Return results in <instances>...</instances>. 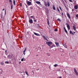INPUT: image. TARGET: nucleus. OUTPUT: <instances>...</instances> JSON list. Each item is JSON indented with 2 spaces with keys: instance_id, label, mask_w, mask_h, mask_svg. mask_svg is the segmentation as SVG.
Here are the masks:
<instances>
[{
  "instance_id": "f257e3e1",
  "label": "nucleus",
  "mask_w": 78,
  "mask_h": 78,
  "mask_svg": "<svg viewBox=\"0 0 78 78\" xmlns=\"http://www.w3.org/2000/svg\"><path fill=\"white\" fill-rule=\"evenodd\" d=\"M47 3L46 2H44V5L45 6H48L49 7L50 6V3L49 2H47Z\"/></svg>"
},
{
  "instance_id": "f03ea898",
  "label": "nucleus",
  "mask_w": 78,
  "mask_h": 78,
  "mask_svg": "<svg viewBox=\"0 0 78 78\" xmlns=\"http://www.w3.org/2000/svg\"><path fill=\"white\" fill-rule=\"evenodd\" d=\"M46 44L48 45L49 47H50V45H51V44H52V42L51 41H48L46 42Z\"/></svg>"
},
{
  "instance_id": "7ed1b4c3",
  "label": "nucleus",
  "mask_w": 78,
  "mask_h": 78,
  "mask_svg": "<svg viewBox=\"0 0 78 78\" xmlns=\"http://www.w3.org/2000/svg\"><path fill=\"white\" fill-rule=\"evenodd\" d=\"M66 25H67L66 27L68 30H70V25H69V24H67V23H66Z\"/></svg>"
},
{
  "instance_id": "20e7f679",
  "label": "nucleus",
  "mask_w": 78,
  "mask_h": 78,
  "mask_svg": "<svg viewBox=\"0 0 78 78\" xmlns=\"http://www.w3.org/2000/svg\"><path fill=\"white\" fill-rule=\"evenodd\" d=\"M74 71L75 73H76V75H77V76H78V72H77V71H76V69H75V68H74Z\"/></svg>"
},
{
  "instance_id": "39448f33",
  "label": "nucleus",
  "mask_w": 78,
  "mask_h": 78,
  "mask_svg": "<svg viewBox=\"0 0 78 78\" xmlns=\"http://www.w3.org/2000/svg\"><path fill=\"white\" fill-rule=\"evenodd\" d=\"M31 2H30V1H27V4L28 6H30L31 5Z\"/></svg>"
},
{
  "instance_id": "423d86ee",
  "label": "nucleus",
  "mask_w": 78,
  "mask_h": 78,
  "mask_svg": "<svg viewBox=\"0 0 78 78\" xmlns=\"http://www.w3.org/2000/svg\"><path fill=\"white\" fill-rule=\"evenodd\" d=\"M29 22L30 24H31L32 23H33V22L32 19L30 20L29 21Z\"/></svg>"
},
{
  "instance_id": "0eeeda50",
  "label": "nucleus",
  "mask_w": 78,
  "mask_h": 78,
  "mask_svg": "<svg viewBox=\"0 0 78 78\" xmlns=\"http://www.w3.org/2000/svg\"><path fill=\"white\" fill-rule=\"evenodd\" d=\"M43 38L44 39V40H46V41L48 42V40H47V38H46V37H45V36L43 35Z\"/></svg>"
},
{
  "instance_id": "6e6552de",
  "label": "nucleus",
  "mask_w": 78,
  "mask_h": 78,
  "mask_svg": "<svg viewBox=\"0 0 78 78\" xmlns=\"http://www.w3.org/2000/svg\"><path fill=\"white\" fill-rule=\"evenodd\" d=\"M67 16H68V18H69V19H70V18H71L70 16V15H69V13H67Z\"/></svg>"
},
{
  "instance_id": "1a4fd4ad",
  "label": "nucleus",
  "mask_w": 78,
  "mask_h": 78,
  "mask_svg": "<svg viewBox=\"0 0 78 78\" xmlns=\"http://www.w3.org/2000/svg\"><path fill=\"white\" fill-rule=\"evenodd\" d=\"M34 34L36 36H40V35H39V34H38L37 33H36V32H34Z\"/></svg>"
},
{
  "instance_id": "9d476101",
  "label": "nucleus",
  "mask_w": 78,
  "mask_h": 78,
  "mask_svg": "<svg viewBox=\"0 0 78 78\" xmlns=\"http://www.w3.org/2000/svg\"><path fill=\"white\" fill-rule=\"evenodd\" d=\"M55 44L56 45L57 47H59V43H58V42H56L55 43Z\"/></svg>"
},
{
  "instance_id": "9b49d317",
  "label": "nucleus",
  "mask_w": 78,
  "mask_h": 78,
  "mask_svg": "<svg viewBox=\"0 0 78 78\" xmlns=\"http://www.w3.org/2000/svg\"><path fill=\"white\" fill-rule=\"evenodd\" d=\"M11 57L12 56L11 55H8L7 56V58H8L9 59H11Z\"/></svg>"
},
{
  "instance_id": "f8f14e48",
  "label": "nucleus",
  "mask_w": 78,
  "mask_h": 78,
  "mask_svg": "<svg viewBox=\"0 0 78 78\" xmlns=\"http://www.w3.org/2000/svg\"><path fill=\"white\" fill-rule=\"evenodd\" d=\"M35 3L38 5H39V4H41V2L39 1H37L35 2Z\"/></svg>"
},
{
  "instance_id": "ddd939ff",
  "label": "nucleus",
  "mask_w": 78,
  "mask_h": 78,
  "mask_svg": "<svg viewBox=\"0 0 78 78\" xmlns=\"http://www.w3.org/2000/svg\"><path fill=\"white\" fill-rule=\"evenodd\" d=\"M69 33L71 34H72V35H74V34H73V33L72 32V31L71 30H70Z\"/></svg>"
},
{
  "instance_id": "4468645a",
  "label": "nucleus",
  "mask_w": 78,
  "mask_h": 78,
  "mask_svg": "<svg viewBox=\"0 0 78 78\" xmlns=\"http://www.w3.org/2000/svg\"><path fill=\"white\" fill-rule=\"evenodd\" d=\"M74 9H78V6L77 5H76L74 6Z\"/></svg>"
},
{
  "instance_id": "2eb2a0df",
  "label": "nucleus",
  "mask_w": 78,
  "mask_h": 78,
  "mask_svg": "<svg viewBox=\"0 0 78 78\" xmlns=\"http://www.w3.org/2000/svg\"><path fill=\"white\" fill-rule=\"evenodd\" d=\"M73 29L74 30H76V28L75 27V25H73Z\"/></svg>"
},
{
  "instance_id": "dca6fc26",
  "label": "nucleus",
  "mask_w": 78,
  "mask_h": 78,
  "mask_svg": "<svg viewBox=\"0 0 78 78\" xmlns=\"http://www.w3.org/2000/svg\"><path fill=\"white\" fill-rule=\"evenodd\" d=\"M64 30H65V32L66 33H67V30H66V29L65 28V27H64Z\"/></svg>"
},
{
  "instance_id": "f3484780",
  "label": "nucleus",
  "mask_w": 78,
  "mask_h": 78,
  "mask_svg": "<svg viewBox=\"0 0 78 78\" xmlns=\"http://www.w3.org/2000/svg\"><path fill=\"white\" fill-rule=\"evenodd\" d=\"M47 23L48 25H49V20H48V18L47 19Z\"/></svg>"
},
{
  "instance_id": "a211bd4d",
  "label": "nucleus",
  "mask_w": 78,
  "mask_h": 78,
  "mask_svg": "<svg viewBox=\"0 0 78 78\" xmlns=\"http://www.w3.org/2000/svg\"><path fill=\"white\" fill-rule=\"evenodd\" d=\"M1 65H2V66H3L5 64L4 63V62H2L1 63Z\"/></svg>"
},
{
  "instance_id": "6ab92c4d",
  "label": "nucleus",
  "mask_w": 78,
  "mask_h": 78,
  "mask_svg": "<svg viewBox=\"0 0 78 78\" xmlns=\"http://www.w3.org/2000/svg\"><path fill=\"white\" fill-rule=\"evenodd\" d=\"M53 10H55V9H56V8H55V6H54V5H53Z\"/></svg>"
},
{
  "instance_id": "aec40b11",
  "label": "nucleus",
  "mask_w": 78,
  "mask_h": 78,
  "mask_svg": "<svg viewBox=\"0 0 78 78\" xmlns=\"http://www.w3.org/2000/svg\"><path fill=\"white\" fill-rule=\"evenodd\" d=\"M13 1L14 5H16V1H15V0H13Z\"/></svg>"
},
{
  "instance_id": "412c9836",
  "label": "nucleus",
  "mask_w": 78,
  "mask_h": 78,
  "mask_svg": "<svg viewBox=\"0 0 78 78\" xmlns=\"http://www.w3.org/2000/svg\"><path fill=\"white\" fill-rule=\"evenodd\" d=\"M27 50V48H25L24 51H23V52H25V51H26V50Z\"/></svg>"
},
{
  "instance_id": "4be33fe9",
  "label": "nucleus",
  "mask_w": 78,
  "mask_h": 78,
  "mask_svg": "<svg viewBox=\"0 0 78 78\" xmlns=\"http://www.w3.org/2000/svg\"><path fill=\"white\" fill-rule=\"evenodd\" d=\"M5 64H9V62L8 61H5Z\"/></svg>"
},
{
  "instance_id": "5701e85b",
  "label": "nucleus",
  "mask_w": 78,
  "mask_h": 78,
  "mask_svg": "<svg viewBox=\"0 0 78 78\" xmlns=\"http://www.w3.org/2000/svg\"><path fill=\"white\" fill-rule=\"evenodd\" d=\"M58 66V64H55L54 65V67H56Z\"/></svg>"
},
{
  "instance_id": "b1692460",
  "label": "nucleus",
  "mask_w": 78,
  "mask_h": 78,
  "mask_svg": "<svg viewBox=\"0 0 78 78\" xmlns=\"http://www.w3.org/2000/svg\"><path fill=\"white\" fill-rule=\"evenodd\" d=\"M13 6H12V4H11V9H12V8Z\"/></svg>"
},
{
  "instance_id": "393cba45",
  "label": "nucleus",
  "mask_w": 78,
  "mask_h": 78,
  "mask_svg": "<svg viewBox=\"0 0 78 78\" xmlns=\"http://www.w3.org/2000/svg\"><path fill=\"white\" fill-rule=\"evenodd\" d=\"M57 20H58L59 21V22H61V20L60 19H59V18Z\"/></svg>"
},
{
  "instance_id": "a878e982",
  "label": "nucleus",
  "mask_w": 78,
  "mask_h": 78,
  "mask_svg": "<svg viewBox=\"0 0 78 78\" xmlns=\"http://www.w3.org/2000/svg\"><path fill=\"white\" fill-rule=\"evenodd\" d=\"M25 73H26V75H27V76H28V75H28V72L26 71Z\"/></svg>"
},
{
  "instance_id": "bb28decb",
  "label": "nucleus",
  "mask_w": 78,
  "mask_h": 78,
  "mask_svg": "<svg viewBox=\"0 0 78 78\" xmlns=\"http://www.w3.org/2000/svg\"><path fill=\"white\" fill-rule=\"evenodd\" d=\"M57 10L58 12L59 11H60V10H59V8H58V7H57Z\"/></svg>"
},
{
  "instance_id": "cd10ccee",
  "label": "nucleus",
  "mask_w": 78,
  "mask_h": 78,
  "mask_svg": "<svg viewBox=\"0 0 78 78\" xmlns=\"http://www.w3.org/2000/svg\"><path fill=\"white\" fill-rule=\"evenodd\" d=\"M50 47V48H53V45H52V46H49Z\"/></svg>"
},
{
  "instance_id": "c85d7f7f",
  "label": "nucleus",
  "mask_w": 78,
  "mask_h": 78,
  "mask_svg": "<svg viewBox=\"0 0 78 78\" xmlns=\"http://www.w3.org/2000/svg\"><path fill=\"white\" fill-rule=\"evenodd\" d=\"M55 31H58V29H55L54 30Z\"/></svg>"
},
{
  "instance_id": "c756f323",
  "label": "nucleus",
  "mask_w": 78,
  "mask_h": 78,
  "mask_svg": "<svg viewBox=\"0 0 78 78\" xmlns=\"http://www.w3.org/2000/svg\"><path fill=\"white\" fill-rule=\"evenodd\" d=\"M59 8L62 11V9H61V7L60 6H59Z\"/></svg>"
},
{
  "instance_id": "7c9ffc66",
  "label": "nucleus",
  "mask_w": 78,
  "mask_h": 78,
  "mask_svg": "<svg viewBox=\"0 0 78 78\" xmlns=\"http://www.w3.org/2000/svg\"><path fill=\"white\" fill-rule=\"evenodd\" d=\"M9 2H10V3H12V0H9Z\"/></svg>"
},
{
  "instance_id": "2f4dec72",
  "label": "nucleus",
  "mask_w": 78,
  "mask_h": 78,
  "mask_svg": "<svg viewBox=\"0 0 78 78\" xmlns=\"http://www.w3.org/2000/svg\"><path fill=\"white\" fill-rule=\"evenodd\" d=\"M69 1L70 2H72V3H73V2H72V0H69Z\"/></svg>"
},
{
  "instance_id": "473e14b6",
  "label": "nucleus",
  "mask_w": 78,
  "mask_h": 78,
  "mask_svg": "<svg viewBox=\"0 0 78 78\" xmlns=\"http://www.w3.org/2000/svg\"><path fill=\"white\" fill-rule=\"evenodd\" d=\"M37 25L38 26V27L39 28V27H40V26L39 25V24H37Z\"/></svg>"
},
{
  "instance_id": "72a5a7b5",
  "label": "nucleus",
  "mask_w": 78,
  "mask_h": 78,
  "mask_svg": "<svg viewBox=\"0 0 78 78\" xmlns=\"http://www.w3.org/2000/svg\"><path fill=\"white\" fill-rule=\"evenodd\" d=\"M76 17H77V18H78V15H76Z\"/></svg>"
},
{
  "instance_id": "f704fd0d",
  "label": "nucleus",
  "mask_w": 78,
  "mask_h": 78,
  "mask_svg": "<svg viewBox=\"0 0 78 78\" xmlns=\"http://www.w3.org/2000/svg\"><path fill=\"white\" fill-rule=\"evenodd\" d=\"M30 9L31 10H32V9H33V8L32 7H30Z\"/></svg>"
},
{
  "instance_id": "c9c22d12",
  "label": "nucleus",
  "mask_w": 78,
  "mask_h": 78,
  "mask_svg": "<svg viewBox=\"0 0 78 78\" xmlns=\"http://www.w3.org/2000/svg\"><path fill=\"white\" fill-rule=\"evenodd\" d=\"M31 18H32V19H33V18L34 17V16H31Z\"/></svg>"
},
{
  "instance_id": "e433bc0d",
  "label": "nucleus",
  "mask_w": 78,
  "mask_h": 78,
  "mask_svg": "<svg viewBox=\"0 0 78 78\" xmlns=\"http://www.w3.org/2000/svg\"><path fill=\"white\" fill-rule=\"evenodd\" d=\"M34 22H37V20H34Z\"/></svg>"
},
{
  "instance_id": "4c0bfd02",
  "label": "nucleus",
  "mask_w": 78,
  "mask_h": 78,
  "mask_svg": "<svg viewBox=\"0 0 78 78\" xmlns=\"http://www.w3.org/2000/svg\"><path fill=\"white\" fill-rule=\"evenodd\" d=\"M65 8H66V9H69V8H68V7H66V6H65Z\"/></svg>"
},
{
  "instance_id": "58836bf2",
  "label": "nucleus",
  "mask_w": 78,
  "mask_h": 78,
  "mask_svg": "<svg viewBox=\"0 0 78 78\" xmlns=\"http://www.w3.org/2000/svg\"><path fill=\"white\" fill-rule=\"evenodd\" d=\"M21 61H23V58H22L21 59Z\"/></svg>"
},
{
  "instance_id": "ea45409f",
  "label": "nucleus",
  "mask_w": 78,
  "mask_h": 78,
  "mask_svg": "<svg viewBox=\"0 0 78 78\" xmlns=\"http://www.w3.org/2000/svg\"><path fill=\"white\" fill-rule=\"evenodd\" d=\"M22 5V4L20 3V6H22V5Z\"/></svg>"
},
{
  "instance_id": "a19ab883",
  "label": "nucleus",
  "mask_w": 78,
  "mask_h": 78,
  "mask_svg": "<svg viewBox=\"0 0 78 78\" xmlns=\"http://www.w3.org/2000/svg\"><path fill=\"white\" fill-rule=\"evenodd\" d=\"M62 15L63 16H64V14H63V12H62Z\"/></svg>"
},
{
  "instance_id": "79ce46f5",
  "label": "nucleus",
  "mask_w": 78,
  "mask_h": 78,
  "mask_svg": "<svg viewBox=\"0 0 78 78\" xmlns=\"http://www.w3.org/2000/svg\"><path fill=\"white\" fill-rule=\"evenodd\" d=\"M7 52V50H6L5 51V53H6Z\"/></svg>"
},
{
  "instance_id": "37998d69",
  "label": "nucleus",
  "mask_w": 78,
  "mask_h": 78,
  "mask_svg": "<svg viewBox=\"0 0 78 78\" xmlns=\"http://www.w3.org/2000/svg\"><path fill=\"white\" fill-rule=\"evenodd\" d=\"M2 73H2V72H0V74H2Z\"/></svg>"
},
{
  "instance_id": "c03bdc74",
  "label": "nucleus",
  "mask_w": 78,
  "mask_h": 78,
  "mask_svg": "<svg viewBox=\"0 0 78 78\" xmlns=\"http://www.w3.org/2000/svg\"><path fill=\"white\" fill-rule=\"evenodd\" d=\"M33 19H34V20H35V19H35V18L34 17L33 18Z\"/></svg>"
},
{
  "instance_id": "a18cd8bd",
  "label": "nucleus",
  "mask_w": 78,
  "mask_h": 78,
  "mask_svg": "<svg viewBox=\"0 0 78 78\" xmlns=\"http://www.w3.org/2000/svg\"><path fill=\"white\" fill-rule=\"evenodd\" d=\"M23 54L24 55H25V52H23Z\"/></svg>"
},
{
  "instance_id": "49530a36",
  "label": "nucleus",
  "mask_w": 78,
  "mask_h": 78,
  "mask_svg": "<svg viewBox=\"0 0 78 78\" xmlns=\"http://www.w3.org/2000/svg\"><path fill=\"white\" fill-rule=\"evenodd\" d=\"M59 13L60 14H61V12H60V11H59Z\"/></svg>"
},
{
  "instance_id": "de8ad7c7",
  "label": "nucleus",
  "mask_w": 78,
  "mask_h": 78,
  "mask_svg": "<svg viewBox=\"0 0 78 78\" xmlns=\"http://www.w3.org/2000/svg\"><path fill=\"white\" fill-rule=\"evenodd\" d=\"M5 15H6V10H5Z\"/></svg>"
},
{
  "instance_id": "09e8293b",
  "label": "nucleus",
  "mask_w": 78,
  "mask_h": 78,
  "mask_svg": "<svg viewBox=\"0 0 78 78\" xmlns=\"http://www.w3.org/2000/svg\"><path fill=\"white\" fill-rule=\"evenodd\" d=\"M63 46H64H64H66V45H65V44H63Z\"/></svg>"
},
{
  "instance_id": "8fccbe9b",
  "label": "nucleus",
  "mask_w": 78,
  "mask_h": 78,
  "mask_svg": "<svg viewBox=\"0 0 78 78\" xmlns=\"http://www.w3.org/2000/svg\"><path fill=\"white\" fill-rule=\"evenodd\" d=\"M26 8H28V6H27V5H26Z\"/></svg>"
},
{
  "instance_id": "3c124183",
  "label": "nucleus",
  "mask_w": 78,
  "mask_h": 78,
  "mask_svg": "<svg viewBox=\"0 0 78 78\" xmlns=\"http://www.w3.org/2000/svg\"><path fill=\"white\" fill-rule=\"evenodd\" d=\"M29 2V1H28L27 0V1H26L27 3V2Z\"/></svg>"
},
{
  "instance_id": "603ef678",
  "label": "nucleus",
  "mask_w": 78,
  "mask_h": 78,
  "mask_svg": "<svg viewBox=\"0 0 78 78\" xmlns=\"http://www.w3.org/2000/svg\"><path fill=\"white\" fill-rule=\"evenodd\" d=\"M2 69H0V70H1V71H2Z\"/></svg>"
},
{
  "instance_id": "864d4df0",
  "label": "nucleus",
  "mask_w": 78,
  "mask_h": 78,
  "mask_svg": "<svg viewBox=\"0 0 78 78\" xmlns=\"http://www.w3.org/2000/svg\"><path fill=\"white\" fill-rule=\"evenodd\" d=\"M2 11H5V9H2Z\"/></svg>"
},
{
  "instance_id": "5fc2aeb1",
  "label": "nucleus",
  "mask_w": 78,
  "mask_h": 78,
  "mask_svg": "<svg viewBox=\"0 0 78 78\" xmlns=\"http://www.w3.org/2000/svg\"><path fill=\"white\" fill-rule=\"evenodd\" d=\"M64 47H65V48H67V47H66V46H64Z\"/></svg>"
},
{
  "instance_id": "6e6d98bb",
  "label": "nucleus",
  "mask_w": 78,
  "mask_h": 78,
  "mask_svg": "<svg viewBox=\"0 0 78 78\" xmlns=\"http://www.w3.org/2000/svg\"><path fill=\"white\" fill-rule=\"evenodd\" d=\"M73 1H74V2H76V1L75 0H74Z\"/></svg>"
},
{
  "instance_id": "4d7b16f0",
  "label": "nucleus",
  "mask_w": 78,
  "mask_h": 78,
  "mask_svg": "<svg viewBox=\"0 0 78 78\" xmlns=\"http://www.w3.org/2000/svg\"><path fill=\"white\" fill-rule=\"evenodd\" d=\"M73 33H74V34H75V32H74Z\"/></svg>"
},
{
  "instance_id": "13d9d810",
  "label": "nucleus",
  "mask_w": 78,
  "mask_h": 78,
  "mask_svg": "<svg viewBox=\"0 0 78 78\" xmlns=\"http://www.w3.org/2000/svg\"><path fill=\"white\" fill-rule=\"evenodd\" d=\"M24 4H25V5L26 6V5H27V4L25 3H24Z\"/></svg>"
},
{
  "instance_id": "bf43d9fd",
  "label": "nucleus",
  "mask_w": 78,
  "mask_h": 78,
  "mask_svg": "<svg viewBox=\"0 0 78 78\" xmlns=\"http://www.w3.org/2000/svg\"><path fill=\"white\" fill-rule=\"evenodd\" d=\"M3 72V70H2V71H1L2 72Z\"/></svg>"
},
{
  "instance_id": "052dcab7",
  "label": "nucleus",
  "mask_w": 78,
  "mask_h": 78,
  "mask_svg": "<svg viewBox=\"0 0 78 78\" xmlns=\"http://www.w3.org/2000/svg\"><path fill=\"white\" fill-rule=\"evenodd\" d=\"M29 1H32V0H29Z\"/></svg>"
},
{
  "instance_id": "680f3d73",
  "label": "nucleus",
  "mask_w": 78,
  "mask_h": 78,
  "mask_svg": "<svg viewBox=\"0 0 78 78\" xmlns=\"http://www.w3.org/2000/svg\"><path fill=\"white\" fill-rule=\"evenodd\" d=\"M40 5H41V4H40Z\"/></svg>"
},
{
  "instance_id": "e2e57ef3",
  "label": "nucleus",
  "mask_w": 78,
  "mask_h": 78,
  "mask_svg": "<svg viewBox=\"0 0 78 78\" xmlns=\"http://www.w3.org/2000/svg\"><path fill=\"white\" fill-rule=\"evenodd\" d=\"M48 56H50V55H48Z\"/></svg>"
},
{
  "instance_id": "0e129e2a",
  "label": "nucleus",
  "mask_w": 78,
  "mask_h": 78,
  "mask_svg": "<svg viewBox=\"0 0 78 78\" xmlns=\"http://www.w3.org/2000/svg\"><path fill=\"white\" fill-rule=\"evenodd\" d=\"M76 12L77 11V10H76Z\"/></svg>"
},
{
  "instance_id": "69168bd1",
  "label": "nucleus",
  "mask_w": 78,
  "mask_h": 78,
  "mask_svg": "<svg viewBox=\"0 0 78 78\" xmlns=\"http://www.w3.org/2000/svg\"><path fill=\"white\" fill-rule=\"evenodd\" d=\"M34 1H36V0H34Z\"/></svg>"
},
{
  "instance_id": "338daca9",
  "label": "nucleus",
  "mask_w": 78,
  "mask_h": 78,
  "mask_svg": "<svg viewBox=\"0 0 78 78\" xmlns=\"http://www.w3.org/2000/svg\"><path fill=\"white\" fill-rule=\"evenodd\" d=\"M37 56H38L37 55Z\"/></svg>"
},
{
  "instance_id": "774afa93",
  "label": "nucleus",
  "mask_w": 78,
  "mask_h": 78,
  "mask_svg": "<svg viewBox=\"0 0 78 78\" xmlns=\"http://www.w3.org/2000/svg\"><path fill=\"white\" fill-rule=\"evenodd\" d=\"M32 37H33V36Z\"/></svg>"
}]
</instances>
